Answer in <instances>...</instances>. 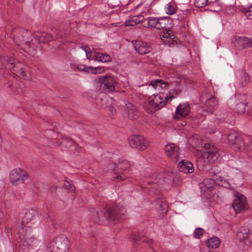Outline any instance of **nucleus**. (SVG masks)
<instances>
[{
    "instance_id": "f257e3e1",
    "label": "nucleus",
    "mask_w": 252,
    "mask_h": 252,
    "mask_svg": "<svg viewBox=\"0 0 252 252\" xmlns=\"http://www.w3.org/2000/svg\"><path fill=\"white\" fill-rule=\"evenodd\" d=\"M126 212V210L124 206L114 204L106 206L99 212L92 209L91 215L94 222L102 224L105 223V221L111 222L115 220H119L125 215Z\"/></svg>"
},
{
    "instance_id": "f03ea898",
    "label": "nucleus",
    "mask_w": 252,
    "mask_h": 252,
    "mask_svg": "<svg viewBox=\"0 0 252 252\" xmlns=\"http://www.w3.org/2000/svg\"><path fill=\"white\" fill-rule=\"evenodd\" d=\"M6 68L10 70L16 76L25 78L29 71V66L23 62H17L12 56L0 57V69Z\"/></svg>"
},
{
    "instance_id": "7ed1b4c3",
    "label": "nucleus",
    "mask_w": 252,
    "mask_h": 252,
    "mask_svg": "<svg viewBox=\"0 0 252 252\" xmlns=\"http://www.w3.org/2000/svg\"><path fill=\"white\" fill-rule=\"evenodd\" d=\"M31 32L28 31L20 28H17L13 29L10 35L15 43L23 50L25 52L27 53V51L25 47L26 44L31 46V41L30 38H32Z\"/></svg>"
},
{
    "instance_id": "20e7f679",
    "label": "nucleus",
    "mask_w": 252,
    "mask_h": 252,
    "mask_svg": "<svg viewBox=\"0 0 252 252\" xmlns=\"http://www.w3.org/2000/svg\"><path fill=\"white\" fill-rule=\"evenodd\" d=\"M31 46L26 44L25 49L27 53L31 56H33L36 53V49L40 47L41 43H46L52 39L50 34L47 33L36 32L33 35H32Z\"/></svg>"
},
{
    "instance_id": "39448f33",
    "label": "nucleus",
    "mask_w": 252,
    "mask_h": 252,
    "mask_svg": "<svg viewBox=\"0 0 252 252\" xmlns=\"http://www.w3.org/2000/svg\"><path fill=\"white\" fill-rule=\"evenodd\" d=\"M173 97V95H168L167 94L159 93L155 95L153 98H149L148 105L146 104L144 106L145 110L148 113H151L153 112V110L149 107L157 110H159L164 106L168 101H171Z\"/></svg>"
},
{
    "instance_id": "423d86ee",
    "label": "nucleus",
    "mask_w": 252,
    "mask_h": 252,
    "mask_svg": "<svg viewBox=\"0 0 252 252\" xmlns=\"http://www.w3.org/2000/svg\"><path fill=\"white\" fill-rule=\"evenodd\" d=\"M116 84V81L114 80V78L110 76H104L94 81L96 89L102 93L114 91Z\"/></svg>"
},
{
    "instance_id": "0eeeda50",
    "label": "nucleus",
    "mask_w": 252,
    "mask_h": 252,
    "mask_svg": "<svg viewBox=\"0 0 252 252\" xmlns=\"http://www.w3.org/2000/svg\"><path fill=\"white\" fill-rule=\"evenodd\" d=\"M227 139L232 148L236 152H239L245 149L247 155H248L247 148L250 145H252V142L248 143L246 147L245 146L243 137L235 132H232L227 135Z\"/></svg>"
},
{
    "instance_id": "6e6552de",
    "label": "nucleus",
    "mask_w": 252,
    "mask_h": 252,
    "mask_svg": "<svg viewBox=\"0 0 252 252\" xmlns=\"http://www.w3.org/2000/svg\"><path fill=\"white\" fill-rule=\"evenodd\" d=\"M250 227L244 225L241 227L237 232V237L241 241L246 245L252 244V220L250 221Z\"/></svg>"
},
{
    "instance_id": "1a4fd4ad",
    "label": "nucleus",
    "mask_w": 252,
    "mask_h": 252,
    "mask_svg": "<svg viewBox=\"0 0 252 252\" xmlns=\"http://www.w3.org/2000/svg\"><path fill=\"white\" fill-rule=\"evenodd\" d=\"M130 146L140 150H145L150 145L149 142L143 136L133 135L128 138Z\"/></svg>"
},
{
    "instance_id": "9d476101",
    "label": "nucleus",
    "mask_w": 252,
    "mask_h": 252,
    "mask_svg": "<svg viewBox=\"0 0 252 252\" xmlns=\"http://www.w3.org/2000/svg\"><path fill=\"white\" fill-rule=\"evenodd\" d=\"M147 25H145L146 28H155L158 30L167 29L168 28L169 20L168 18H156L150 17L146 19Z\"/></svg>"
},
{
    "instance_id": "9b49d317",
    "label": "nucleus",
    "mask_w": 252,
    "mask_h": 252,
    "mask_svg": "<svg viewBox=\"0 0 252 252\" xmlns=\"http://www.w3.org/2000/svg\"><path fill=\"white\" fill-rule=\"evenodd\" d=\"M28 173L20 168L13 170L10 174L11 183L14 185L23 183L28 178Z\"/></svg>"
},
{
    "instance_id": "f8f14e48",
    "label": "nucleus",
    "mask_w": 252,
    "mask_h": 252,
    "mask_svg": "<svg viewBox=\"0 0 252 252\" xmlns=\"http://www.w3.org/2000/svg\"><path fill=\"white\" fill-rule=\"evenodd\" d=\"M232 42L237 48L244 49L252 47V38L239 36H234L232 39Z\"/></svg>"
},
{
    "instance_id": "ddd939ff",
    "label": "nucleus",
    "mask_w": 252,
    "mask_h": 252,
    "mask_svg": "<svg viewBox=\"0 0 252 252\" xmlns=\"http://www.w3.org/2000/svg\"><path fill=\"white\" fill-rule=\"evenodd\" d=\"M233 208L236 213L245 211L247 209L246 198L241 194H238L234 200Z\"/></svg>"
},
{
    "instance_id": "4468645a",
    "label": "nucleus",
    "mask_w": 252,
    "mask_h": 252,
    "mask_svg": "<svg viewBox=\"0 0 252 252\" xmlns=\"http://www.w3.org/2000/svg\"><path fill=\"white\" fill-rule=\"evenodd\" d=\"M153 181L148 183L149 185H153V188L157 190H160L164 183H169L170 179L163 176L162 174H155L152 176Z\"/></svg>"
},
{
    "instance_id": "2eb2a0df",
    "label": "nucleus",
    "mask_w": 252,
    "mask_h": 252,
    "mask_svg": "<svg viewBox=\"0 0 252 252\" xmlns=\"http://www.w3.org/2000/svg\"><path fill=\"white\" fill-rule=\"evenodd\" d=\"M190 109L187 103L180 104L176 109L174 118L175 120H181L186 117L190 112Z\"/></svg>"
},
{
    "instance_id": "dca6fc26",
    "label": "nucleus",
    "mask_w": 252,
    "mask_h": 252,
    "mask_svg": "<svg viewBox=\"0 0 252 252\" xmlns=\"http://www.w3.org/2000/svg\"><path fill=\"white\" fill-rule=\"evenodd\" d=\"M133 45L135 51L139 54L144 55L150 53L152 47L150 44L140 40L133 41Z\"/></svg>"
},
{
    "instance_id": "f3484780",
    "label": "nucleus",
    "mask_w": 252,
    "mask_h": 252,
    "mask_svg": "<svg viewBox=\"0 0 252 252\" xmlns=\"http://www.w3.org/2000/svg\"><path fill=\"white\" fill-rule=\"evenodd\" d=\"M166 156L173 158L175 162H179V148L174 144L171 143L167 145L164 148Z\"/></svg>"
},
{
    "instance_id": "a211bd4d",
    "label": "nucleus",
    "mask_w": 252,
    "mask_h": 252,
    "mask_svg": "<svg viewBox=\"0 0 252 252\" xmlns=\"http://www.w3.org/2000/svg\"><path fill=\"white\" fill-rule=\"evenodd\" d=\"M62 150H70L72 152H79L80 148L75 143L74 141L69 138H63L61 142Z\"/></svg>"
},
{
    "instance_id": "6ab92c4d",
    "label": "nucleus",
    "mask_w": 252,
    "mask_h": 252,
    "mask_svg": "<svg viewBox=\"0 0 252 252\" xmlns=\"http://www.w3.org/2000/svg\"><path fill=\"white\" fill-rule=\"evenodd\" d=\"M202 156L204 158H207L208 162L213 163L219 160L220 158L219 153L216 150L209 149L207 152H204Z\"/></svg>"
},
{
    "instance_id": "aec40b11",
    "label": "nucleus",
    "mask_w": 252,
    "mask_h": 252,
    "mask_svg": "<svg viewBox=\"0 0 252 252\" xmlns=\"http://www.w3.org/2000/svg\"><path fill=\"white\" fill-rule=\"evenodd\" d=\"M124 116L131 120L136 119L138 116V112L132 104L128 103L126 105Z\"/></svg>"
},
{
    "instance_id": "412c9836",
    "label": "nucleus",
    "mask_w": 252,
    "mask_h": 252,
    "mask_svg": "<svg viewBox=\"0 0 252 252\" xmlns=\"http://www.w3.org/2000/svg\"><path fill=\"white\" fill-rule=\"evenodd\" d=\"M130 166L129 161L126 160H123L122 161H119L117 164L113 162H109L108 170H113L114 169L117 168L118 170L120 169L122 170H126Z\"/></svg>"
},
{
    "instance_id": "4be33fe9",
    "label": "nucleus",
    "mask_w": 252,
    "mask_h": 252,
    "mask_svg": "<svg viewBox=\"0 0 252 252\" xmlns=\"http://www.w3.org/2000/svg\"><path fill=\"white\" fill-rule=\"evenodd\" d=\"M178 168L180 172L186 173H191L194 171L193 164L189 161H185L184 160L180 162Z\"/></svg>"
},
{
    "instance_id": "5701e85b",
    "label": "nucleus",
    "mask_w": 252,
    "mask_h": 252,
    "mask_svg": "<svg viewBox=\"0 0 252 252\" xmlns=\"http://www.w3.org/2000/svg\"><path fill=\"white\" fill-rule=\"evenodd\" d=\"M144 20V16L142 14L132 16L125 22L126 26H135L138 24L142 22Z\"/></svg>"
},
{
    "instance_id": "b1692460",
    "label": "nucleus",
    "mask_w": 252,
    "mask_h": 252,
    "mask_svg": "<svg viewBox=\"0 0 252 252\" xmlns=\"http://www.w3.org/2000/svg\"><path fill=\"white\" fill-rule=\"evenodd\" d=\"M35 212L33 210H28L25 213L24 216L22 218L21 225L23 227L33 220L34 218Z\"/></svg>"
},
{
    "instance_id": "393cba45",
    "label": "nucleus",
    "mask_w": 252,
    "mask_h": 252,
    "mask_svg": "<svg viewBox=\"0 0 252 252\" xmlns=\"http://www.w3.org/2000/svg\"><path fill=\"white\" fill-rule=\"evenodd\" d=\"M236 112L240 114H244L246 112L249 113V107L247 106V103L244 101H239L236 104L234 108Z\"/></svg>"
},
{
    "instance_id": "a878e982",
    "label": "nucleus",
    "mask_w": 252,
    "mask_h": 252,
    "mask_svg": "<svg viewBox=\"0 0 252 252\" xmlns=\"http://www.w3.org/2000/svg\"><path fill=\"white\" fill-rule=\"evenodd\" d=\"M218 104V100L214 97L208 99L205 103L207 110L211 113H212L214 110L217 107Z\"/></svg>"
},
{
    "instance_id": "bb28decb",
    "label": "nucleus",
    "mask_w": 252,
    "mask_h": 252,
    "mask_svg": "<svg viewBox=\"0 0 252 252\" xmlns=\"http://www.w3.org/2000/svg\"><path fill=\"white\" fill-rule=\"evenodd\" d=\"M174 35L172 34L171 31L168 30L166 32H163L161 35V38L163 39L165 44H168L169 46L173 44V42L175 41L173 40L175 37H173Z\"/></svg>"
},
{
    "instance_id": "cd10ccee",
    "label": "nucleus",
    "mask_w": 252,
    "mask_h": 252,
    "mask_svg": "<svg viewBox=\"0 0 252 252\" xmlns=\"http://www.w3.org/2000/svg\"><path fill=\"white\" fill-rule=\"evenodd\" d=\"M214 176L216 184L225 188H228L229 187L230 185L228 181L223 177L217 174H214Z\"/></svg>"
},
{
    "instance_id": "c85d7f7f",
    "label": "nucleus",
    "mask_w": 252,
    "mask_h": 252,
    "mask_svg": "<svg viewBox=\"0 0 252 252\" xmlns=\"http://www.w3.org/2000/svg\"><path fill=\"white\" fill-rule=\"evenodd\" d=\"M93 59L95 61L106 63L110 61L111 58L108 54L97 53L94 55Z\"/></svg>"
},
{
    "instance_id": "c756f323",
    "label": "nucleus",
    "mask_w": 252,
    "mask_h": 252,
    "mask_svg": "<svg viewBox=\"0 0 252 252\" xmlns=\"http://www.w3.org/2000/svg\"><path fill=\"white\" fill-rule=\"evenodd\" d=\"M132 238L136 243L144 242L146 243L149 246H151L153 243L152 239H148L147 238H145L142 234H140L139 232L134 234Z\"/></svg>"
},
{
    "instance_id": "7c9ffc66",
    "label": "nucleus",
    "mask_w": 252,
    "mask_h": 252,
    "mask_svg": "<svg viewBox=\"0 0 252 252\" xmlns=\"http://www.w3.org/2000/svg\"><path fill=\"white\" fill-rule=\"evenodd\" d=\"M220 241L218 237H213L208 240L207 245L212 249L217 248L220 244Z\"/></svg>"
},
{
    "instance_id": "2f4dec72",
    "label": "nucleus",
    "mask_w": 252,
    "mask_h": 252,
    "mask_svg": "<svg viewBox=\"0 0 252 252\" xmlns=\"http://www.w3.org/2000/svg\"><path fill=\"white\" fill-rule=\"evenodd\" d=\"M157 208L162 213H165L167 211L168 205L166 202L158 199L157 200Z\"/></svg>"
},
{
    "instance_id": "473e14b6",
    "label": "nucleus",
    "mask_w": 252,
    "mask_h": 252,
    "mask_svg": "<svg viewBox=\"0 0 252 252\" xmlns=\"http://www.w3.org/2000/svg\"><path fill=\"white\" fill-rule=\"evenodd\" d=\"M250 80V77L247 73L243 71L240 72L239 81L243 86L248 84Z\"/></svg>"
},
{
    "instance_id": "72a5a7b5",
    "label": "nucleus",
    "mask_w": 252,
    "mask_h": 252,
    "mask_svg": "<svg viewBox=\"0 0 252 252\" xmlns=\"http://www.w3.org/2000/svg\"><path fill=\"white\" fill-rule=\"evenodd\" d=\"M202 184L204 185L207 189L210 190L212 189L214 184H216L214 176H213V178H207L204 179L202 182Z\"/></svg>"
},
{
    "instance_id": "f704fd0d",
    "label": "nucleus",
    "mask_w": 252,
    "mask_h": 252,
    "mask_svg": "<svg viewBox=\"0 0 252 252\" xmlns=\"http://www.w3.org/2000/svg\"><path fill=\"white\" fill-rule=\"evenodd\" d=\"M77 69L79 71L89 72L90 70L94 73H96V70L99 69L98 67H93L92 66L87 67L83 64H81L77 66Z\"/></svg>"
},
{
    "instance_id": "c9c22d12",
    "label": "nucleus",
    "mask_w": 252,
    "mask_h": 252,
    "mask_svg": "<svg viewBox=\"0 0 252 252\" xmlns=\"http://www.w3.org/2000/svg\"><path fill=\"white\" fill-rule=\"evenodd\" d=\"M165 10L167 14L172 15L175 13L176 9L173 3L170 2L165 6Z\"/></svg>"
},
{
    "instance_id": "e433bc0d",
    "label": "nucleus",
    "mask_w": 252,
    "mask_h": 252,
    "mask_svg": "<svg viewBox=\"0 0 252 252\" xmlns=\"http://www.w3.org/2000/svg\"><path fill=\"white\" fill-rule=\"evenodd\" d=\"M158 84L160 85H162L164 84V85H169V84L167 82H163L161 79H156L154 81H152L150 83V85H152L154 88L156 89H158Z\"/></svg>"
},
{
    "instance_id": "4c0bfd02",
    "label": "nucleus",
    "mask_w": 252,
    "mask_h": 252,
    "mask_svg": "<svg viewBox=\"0 0 252 252\" xmlns=\"http://www.w3.org/2000/svg\"><path fill=\"white\" fill-rule=\"evenodd\" d=\"M204 233V230L203 229L201 228H197L195 229L193 232V235L195 238L199 239L202 236Z\"/></svg>"
},
{
    "instance_id": "58836bf2",
    "label": "nucleus",
    "mask_w": 252,
    "mask_h": 252,
    "mask_svg": "<svg viewBox=\"0 0 252 252\" xmlns=\"http://www.w3.org/2000/svg\"><path fill=\"white\" fill-rule=\"evenodd\" d=\"M208 0H195V5L197 7H203L207 4Z\"/></svg>"
},
{
    "instance_id": "ea45409f",
    "label": "nucleus",
    "mask_w": 252,
    "mask_h": 252,
    "mask_svg": "<svg viewBox=\"0 0 252 252\" xmlns=\"http://www.w3.org/2000/svg\"><path fill=\"white\" fill-rule=\"evenodd\" d=\"M245 14L248 19H252V3L250 7L245 9Z\"/></svg>"
},
{
    "instance_id": "a19ab883",
    "label": "nucleus",
    "mask_w": 252,
    "mask_h": 252,
    "mask_svg": "<svg viewBox=\"0 0 252 252\" xmlns=\"http://www.w3.org/2000/svg\"><path fill=\"white\" fill-rule=\"evenodd\" d=\"M247 151L249 157L252 158V145H250L248 147Z\"/></svg>"
},
{
    "instance_id": "79ce46f5",
    "label": "nucleus",
    "mask_w": 252,
    "mask_h": 252,
    "mask_svg": "<svg viewBox=\"0 0 252 252\" xmlns=\"http://www.w3.org/2000/svg\"><path fill=\"white\" fill-rule=\"evenodd\" d=\"M67 184H68V187L66 188L67 190L69 191H73L75 190V187L72 185L70 184L69 182H67Z\"/></svg>"
},
{
    "instance_id": "37998d69",
    "label": "nucleus",
    "mask_w": 252,
    "mask_h": 252,
    "mask_svg": "<svg viewBox=\"0 0 252 252\" xmlns=\"http://www.w3.org/2000/svg\"><path fill=\"white\" fill-rule=\"evenodd\" d=\"M81 48L86 52H89V51H90V48H89V46H81Z\"/></svg>"
},
{
    "instance_id": "c03bdc74",
    "label": "nucleus",
    "mask_w": 252,
    "mask_h": 252,
    "mask_svg": "<svg viewBox=\"0 0 252 252\" xmlns=\"http://www.w3.org/2000/svg\"><path fill=\"white\" fill-rule=\"evenodd\" d=\"M81 48L86 52H89V51H90V48H89V46H81Z\"/></svg>"
},
{
    "instance_id": "a18cd8bd",
    "label": "nucleus",
    "mask_w": 252,
    "mask_h": 252,
    "mask_svg": "<svg viewBox=\"0 0 252 252\" xmlns=\"http://www.w3.org/2000/svg\"><path fill=\"white\" fill-rule=\"evenodd\" d=\"M34 239L33 237H30V238H27L26 239V242L28 244H30L32 242Z\"/></svg>"
},
{
    "instance_id": "49530a36",
    "label": "nucleus",
    "mask_w": 252,
    "mask_h": 252,
    "mask_svg": "<svg viewBox=\"0 0 252 252\" xmlns=\"http://www.w3.org/2000/svg\"><path fill=\"white\" fill-rule=\"evenodd\" d=\"M86 55L87 58L90 60L91 58V56H92V53H91V50L89 51V52L86 53Z\"/></svg>"
},
{
    "instance_id": "de8ad7c7",
    "label": "nucleus",
    "mask_w": 252,
    "mask_h": 252,
    "mask_svg": "<svg viewBox=\"0 0 252 252\" xmlns=\"http://www.w3.org/2000/svg\"><path fill=\"white\" fill-rule=\"evenodd\" d=\"M168 86V85H164V84H162V85H160L159 84H158V89L161 88L162 89H165L167 88Z\"/></svg>"
},
{
    "instance_id": "09e8293b",
    "label": "nucleus",
    "mask_w": 252,
    "mask_h": 252,
    "mask_svg": "<svg viewBox=\"0 0 252 252\" xmlns=\"http://www.w3.org/2000/svg\"><path fill=\"white\" fill-rule=\"evenodd\" d=\"M116 178H117L118 179H120V180H125V178H124L123 176H121V175H119V176H117L116 177Z\"/></svg>"
},
{
    "instance_id": "8fccbe9b",
    "label": "nucleus",
    "mask_w": 252,
    "mask_h": 252,
    "mask_svg": "<svg viewBox=\"0 0 252 252\" xmlns=\"http://www.w3.org/2000/svg\"><path fill=\"white\" fill-rule=\"evenodd\" d=\"M2 216H3V214H2V212H1V211L0 210V219H2Z\"/></svg>"
},
{
    "instance_id": "3c124183",
    "label": "nucleus",
    "mask_w": 252,
    "mask_h": 252,
    "mask_svg": "<svg viewBox=\"0 0 252 252\" xmlns=\"http://www.w3.org/2000/svg\"><path fill=\"white\" fill-rule=\"evenodd\" d=\"M17 2H20V3H22L23 2V1H24L25 0H16Z\"/></svg>"
},
{
    "instance_id": "603ef678",
    "label": "nucleus",
    "mask_w": 252,
    "mask_h": 252,
    "mask_svg": "<svg viewBox=\"0 0 252 252\" xmlns=\"http://www.w3.org/2000/svg\"><path fill=\"white\" fill-rule=\"evenodd\" d=\"M18 93H24V91L22 89H21V91H18Z\"/></svg>"
},
{
    "instance_id": "864d4df0",
    "label": "nucleus",
    "mask_w": 252,
    "mask_h": 252,
    "mask_svg": "<svg viewBox=\"0 0 252 252\" xmlns=\"http://www.w3.org/2000/svg\"><path fill=\"white\" fill-rule=\"evenodd\" d=\"M58 36L59 37H63L62 35H59V33H58Z\"/></svg>"
},
{
    "instance_id": "5fc2aeb1",
    "label": "nucleus",
    "mask_w": 252,
    "mask_h": 252,
    "mask_svg": "<svg viewBox=\"0 0 252 252\" xmlns=\"http://www.w3.org/2000/svg\"><path fill=\"white\" fill-rule=\"evenodd\" d=\"M242 97H243L242 96H240L241 99H242Z\"/></svg>"
}]
</instances>
